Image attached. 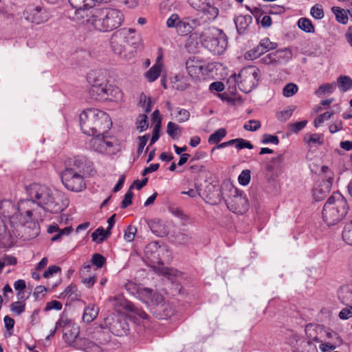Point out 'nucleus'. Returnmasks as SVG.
I'll return each mask as SVG.
<instances>
[{"label": "nucleus", "mask_w": 352, "mask_h": 352, "mask_svg": "<svg viewBox=\"0 0 352 352\" xmlns=\"http://www.w3.org/2000/svg\"><path fill=\"white\" fill-rule=\"evenodd\" d=\"M26 192L29 199L21 200V210L28 219L41 217V211L56 214L64 209L58 195L45 185L32 184L26 187Z\"/></svg>", "instance_id": "nucleus-1"}, {"label": "nucleus", "mask_w": 352, "mask_h": 352, "mask_svg": "<svg viewBox=\"0 0 352 352\" xmlns=\"http://www.w3.org/2000/svg\"><path fill=\"white\" fill-rule=\"evenodd\" d=\"M21 200L15 205L10 200L0 202V214L8 219L11 227L20 228V232L28 234V238H34L38 234V226L28 219L25 211L21 210Z\"/></svg>", "instance_id": "nucleus-2"}, {"label": "nucleus", "mask_w": 352, "mask_h": 352, "mask_svg": "<svg viewBox=\"0 0 352 352\" xmlns=\"http://www.w3.org/2000/svg\"><path fill=\"white\" fill-rule=\"evenodd\" d=\"M123 21V14L117 9L95 8L89 11L84 24L94 30L105 32L119 28Z\"/></svg>", "instance_id": "nucleus-3"}, {"label": "nucleus", "mask_w": 352, "mask_h": 352, "mask_svg": "<svg viewBox=\"0 0 352 352\" xmlns=\"http://www.w3.org/2000/svg\"><path fill=\"white\" fill-rule=\"evenodd\" d=\"M79 119L81 130L89 136L105 133L111 125L109 115L94 108L84 110L80 114Z\"/></svg>", "instance_id": "nucleus-4"}, {"label": "nucleus", "mask_w": 352, "mask_h": 352, "mask_svg": "<svg viewBox=\"0 0 352 352\" xmlns=\"http://www.w3.org/2000/svg\"><path fill=\"white\" fill-rule=\"evenodd\" d=\"M260 80V70L255 66L243 68L236 76L234 74L227 80L228 91L234 95L236 92V85L244 93H249L254 89Z\"/></svg>", "instance_id": "nucleus-5"}, {"label": "nucleus", "mask_w": 352, "mask_h": 352, "mask_svg": "<svg viewBox=\"0 0 352 352\" xmlns=\"http://www.w3.org/2000/svg\"><path fill=\"white\" fill-rule=\"evenodd\" d=\"M151 314L158 320H166L175 314L173 305L164 301V296L155 292L151 294L146 302Z\"/></svg>", "instance_id": "nucleus-6"}, {"label": "nucleus", "mask_w": 352, "mask_h": 352, "mask_svg": "<svg viewBox=\"0 0 352 352\" xmlns=\"http://www.w3.org/2000/svg\"><path fill=\"white\" fill-rule=\"evenodd\" d=\"M217 34L210 29L205 30L199 34V41L202 45L214 54L220 55L228 46V40L222 30H217Z\"/></svg>", "instance_id": "nucleus-7"}, {"label": "nucleus", "mask_w": 352, "mask_h": 352, "mask_svg": "<svg viewBox=\"0 0 352 352\" xmlns=\"http://www.w3.org/2000/svg\"><path fill=\"white\" fill-rule=\"evenodd\" d=\"M64 186L73 192H80L85 189L86 184L83 176L72 168H66L61 174Z\"/></svg>", "instance_id": "nucleus-8"}, {"label": "nucleus", "mask_w": 352, "mask_h": 352, "mask_svg": "<svg viewBox=\"0 0 352 352\" xmlns=\"http://www.w3.org/2000/svg\"><path fill=\"white\" fill-rule=\"evenodd\" d=\"M70 6L75 10L70 19L77 23L83 24L89 16V11L94 8L92 0H68Z\"/></svg>", "instance_id": "nucleus-9"}, {"label": "nucleus", "mask_w": 352, "mask_h": 352, "mask_svg": "<svg viewBox=\"0 0 352 352\" xmlns=\"http://www.w3.org/2000/svg\"><path fill=\"white\" fill-rule=\"evenodd\" d=\"M105 325L113 334L122 336L127 334L129 326L126 319L123 316H112L104 319Z\"/></svg>", "instance_id": "nucleus-10"}, {"label": "nucleus", "mask_w": 352, "mask_h": 352, "mask_svg": "<svg viewBox=\"0 0 352 352\" xmlns=\"http://www.w3.org/2000/svg\"><path fill=\"white\" fill-rule=\"evenodd\" d=\"M234 194L230 197V200L226 201L228 208L234 213L243 214L246 212L249 207V204L246 196L242 191L235 189Z\"/></svg>", "instance_id": "nucleus-11"}, {"label": "nucleus", "mask_w": 352, "mask_h": 352, "mask_svg": "<svg viewBox=\"0 0 352 352\" xmlns=\"http://www.w3.org/2000/svg\"><path fill=\"white\" fill-rule=\"evenodd\" d=\"M129 32L126 29L116 31L111 37V45L113 51L118 55H121L126 50L127 45H135V42L129 40Z\"/></svg>", "instance_id": "nucleus-12"}, {"label": "nucleus", "mask_w": 352, "mask_h": 352, "mask_svg": "<svg viewBox=\"0 0 352 352\" xmlns=\"http://www.w3.org/2000/svg\"><path fill=\"white\" fill-rule=\"evenodd\" d=\"M188 2L192 8L203 14L206 21L215 19L219 14L218 8L212 6L210 0H188Z\"/></svg>", "instance_id": "nucleus-13"}, {"label": "nucleus", "mask_w": 352, "mask_h": 352, "mask_svg": "<svg viewBox=\"0 0 352 352\" xmlns=\"http://www.w3.org/2000/svg\"><path fill=\"white\" fill-rule=\"evenodd\" d=\"M93 99L98 101H118L122 98L123 93L121 89L116 85L109 84L108 82L104 85Z\"/></svg>", "instance_id": "nucleus-14"}, {"label": "nucleus", "mask_w": 352, "mask_h": 352, "mask_svg": "<svg viewBox=\"0 0 352 352\" xmlns=\"http://www.w3.org/2000/svg\"><path fill=\"white\" fill-rule=\"evenodd\" d=\"M88 83L90 85L89 95L93 98L104 85L108 82L106 72L102 70L91 71L87 76Z\"/></svg>", "instance_id": "nucleus-15"}, {"label": "nucleus", "mask_w": 352, "mask_h": 352, "mask_svg": "<svg viewBox=\"0 0 352 352\" xmlns=\"http://www.w3.org/2000/svg\"><path fill=\"white\" fill-rule=\"evenodd\" d=\"M331 201H327L322 212V219L328 226H335L342 221L347 214H342L340 211L333 208Z\"/></svg>", "instance_id": "nucleus-16"}, {"label": "nucleus", "mask_w": 352, "mask_h": 352, "mask_svg": "<svg viewBox=\"0 0 352 352\" xmlns=\"http://www.w3.org/2000/svg\"><path fill=\"white\" fill-rule=\"evenodd\" d=\"M27 21L36 24L46 22L50 16L48 13L42 7L37 6L34 8H29L23 13Z\"/></svg>", "instance_id": "nucleus-17"}, {"label": "nucleus", "mask_w": 352, "mask_h": 352, "mask_svg": "<svg viewBox=\"0 0 352 352\" xmlns=\"http://www.w3.org/2000/svg\"><path fill=\"white\" fill-rule=\"evenodd\" d=\"M305 333L309 341L322 342L325 333L324 327L322 325L309 323L305 327Z\"/></svg>", "instance_id": "nucleus-18"}, {"label": "nucleus", "mask_w": 352, "mask_h": 352, "mask_svg": "<svg viewBox=\"0 0 352 352\" xmlns=\"http://www.w3.org/2000/svg\"><path fill=\"white\" fill-rule=\"evenodd\" d=\"M125 288L133 295H136L137 297L142 300L144 303H146V302L154 292L148 288L141 287L140 285H138L133 282L127 283L125 285Z\"/></svg>", "instance_id": "nucleus-19"}, {"label": "nucleus", "mask_w": 352, "mask_h": 352, "mask_svg": "<svg viewBox=\"0 0 352 352\" xmlns=\"http://www.w3.org/2000/svg\"><path fill=\"white\" fill-rule=\"evenodd\" d=\"M333 185L332 178L328 177L313 189V197L316 201L324 199L330 192Z\"/></svg>", "instance_id": "nucleus-20"}, {"label": "nucleus", "mask_w": 352, "mask_h": 352, "mask_svg": "<svg viewBox=\"0 0 352 352\" xmlns=\"http://www.w3.org/2000/svg\"><path fill=\"white\" fill-rule=\"evenodd\" d=\"M204 68L203 63L195 57L189 58L186 62V69L192 79H198L199 75L203 74Z\"/></svg>", "instance_id": "nucleus-21"}, {"label": "nucleus", "mask_w": 352, "mask_h": 352, "mask_svg": "<svg viewBox=\"0 0 352 352\" xmlns=\"http://www.w3.org/2000/svg\"><path fill=\"white\" fill-rule=\"evenodd\" d=\"M331 201V206L340 211L342 214H347L349 210V205L347 200L339 192H334L327 199Z\"/></svg>", "instance_id": "nucleus-22"}, {"label": "nucleus", "mask_w": 352, "mask_h": 352, "mask_svg": "<svg viewBox=\"0 0 352 352\" xmlns=\"http://www.w3.org/2000/svg\"><path fill=\"white\" fill-rule=\"evenodd\" d=\"M234 21L238 34L244 35L250 31V26L252 23V16L250 14H241L236 16Z\"/></svg>", "instance_id": "nucleus-23"}, {"label": "nucleus", "mask_w": 352, "mask_h": 352, "mask_svg": "<svg viewBox=\"0 0 352 352\" xmlns=\"http://www.w3.org/2000/svg\"><path fill=\"white\" fill-rule=\"evenodd\" d=\"M161 247L157 243H150L148 244L144 249V254L146 258L154 264L162 263L161 258H160V254L161 252Z\"/></svg>", "instance_id": "nucleus-24"}, {"label": "nucleus", "mask_w": 352, "mask_h": 352, "mask_svg": "<svg viewBox=\"0 0 352 352\" xmlns=\"http://www.w3.org/2000/svg\"><path fill=\"white\" fill-rule=\"evenodd\" d=\"M206 198L208 203L212 205H216L221 202L222 199V192L219 186H214L211 184H208L206 187Z\"/></svg>", "instance_id": "nucleus-25"}, {"label": "nucleus", "mask_w": 352, "mask_h": 352, "mask_svg": "<svg viewBox=\"0 0 352 352\" xmlns=\"http://www.w3.org/2000/svg\"><path fill=\"white\" fill-rule=\"evenodd\" d=\"M69 166L79 173H85L92 166V163L83 156H76L69 161Z\"/></svg>", "instance_id": "nucleus-26"}, {"label": "nucleus", "mask_w": 352, "mask_h": 352, "mask_svg": "<svg viewBox=\"0 0 352 352\" xmlns=\"http://www.w3.org/2000/svg\"><path fill=\"white\" fill-rule=\"evenodd\" d=\"M91 333L93 334V338H94L100 345L107 344L111 338L109 329H104L102 326L96 327L94 332L88 331V334Z\"/></svg>", "instance_id": "nucleus-27"}, {"label": "nucleus", "mask_w": 352, "mask_h": 352, "mask_svg": "<svg viewBox=\"0 0 352 352\" xmlns=\"http://www.w3.org/2000/svg\"><path fill=\"white\" fill-rule=\"evenodd\" d=\"M79 348L85 352H102V348L99 344L87 338H80L78 340Z\"/></svg>", "instance_id": "nucleus-28"}, {"label": "nucleus", "mask_w": 352, "mask_h": 352, "mask_svg": "<svg viewBox=\"0 0 352 352\" xmlns=\"http://www.w3.org/2000/svg\"><path fill=\"white\" fill-rule=\"evenodd\" d=\"M99 307L94 304L88 305L84 309L82 320L84 322L90 323L94 321L99 313Z\"/></svg>", "instance_id": "nucleus-29"}, {"label": "nucleus", "mask_w": 352, "mask_h": 352, "mask_svg": "<svg viewBox=\"0 0 352 352\" xmlns=\"http://www.w3.org/2000/svg\"><path fill=\"white\" fill-rule=\"evenodd\" d=\"M79 334V328L74 326H67L63 331V338L66 343L72 345Z\"/></svg>", "instance_id": "nucleus-30"}, {"label": "nucleus", "mask_w": 352, "mask_h": 352, "mask_svg": "<svg viewBox=\"0 0 352 352\" xmlns=\"http://www.w3.org/2000/svg\"><path fill=\"white\" fill-rule=\"evenodd\" d=\"M162 65L156 62L144 74L145 78L150 82L157 80L162 72Z\"/></svg>", "instance_id": "nucleus-31"}, {"label": "nucleus", "mask_w": 352, "mask_h": 352, "mask_svg": "<svg viewBox=\"0 0 352 352\" xmlns=\"http://www.w3.org/2000/svg\"><path fill=\"white\" fill-rule=\"evenodd\" d=\"M304 142L309 146H320L324 143L323 135L319 133H307L304 136Z\"/></svg>", "instance_id": "nucleus-32"}, {"label": "nucleus", "mask_w": 352, "mask_h": 352, "mask_svg": "<svg viewBox=\"0 0 352 352\" xmlns=\"http://www.w3.org/2000/svg\"><path fill=\"white\" fill-rule=\"evenodd\" d=\"M174 237L177 243L184 245H189L192 241L191 233L184 229L175 233Z\"/></svg>", "instance_id": "nucleus-33"}, {"label": "nucleus", "mask_w": 352, "mask_h": 352, "mask_svg": "<svg viewBox=\"0 0 352 352\" xmlns=\"http://www.w3.org/2000/svg\"><path fill=\"white\" fill-rule=\"evenodd\" d=\"M104 135L96 134L90 141V144L92 148L99 153H104Z\"/></svg>", "instance_id": "nucleus-34"}, {"label": "nucleus", "mask_w": 352, "mask_h": 352, "mask_svg": "<svg viewBox=\"0 0 352 352\" xmlns=\"http://www.w3.org/2000/svg\"><path fill=\"white\" fill-rule=\"evenodd\" d=\"M77 292L78 290L76 285L71 284L65 288V289L60 294L58 298H70L72 300H76L78 297Z\"/></svg>", "instance_id": "nucleus-35"}, {"label": "nucleus", "mask_w": 352, "mask_h": 352, "mask_svg": "<svg viewBox=\"0 0 352 352\" xmlns=\"http://www.w3.org/2000/svg\"><path fill=\"white\" fill-rule=\"evenodd\" d=\"M337 85L342 92H346L352 87V80L346 76H340L337 79Z\"/></svg>", "instance_id": "nucleus-36"}, {"label": "nucleus", "mask_w": 352, "mask_h": 352, "mask_svg": "<svg viewBox=\"0 0 352 352\" xmlns=\"http://www.w3.org/2000/svg\"><path fill=\"white\" fill-rule=\"evenodd\" d=\"M298 28L307 33H314L315 28L311 21L307 18H300L298 21Z\"/></svg>", "instance_id": "nucleus-37"}, {"label": "nucleus", "mask_w": 352, "mask_h": 352, "mask_svg": "<svg viewBox=\"0 0 352 352\" xmlns=\"http://www.w3.org/2000/svg\"><path fill=\"white\" fill-rule=\"evenodd\" d=\"M167 133L173 139H177L182 135V128L177 124L169 122L167 124Z\"/></svg>", "instance_id": "nucleus-38"}, {"label": "nucleus", "mask_w": 352, "mask_h": 352, "mask_svg": "<svg viewBox=\"0 0 352 352\" xmlns=\"http://www.w3.org/2000/svg\"><path fill=\"white\" fill-rule=\"evenodd\" d=\"M332 12L336 16V21L340 23L346 24L348 22V16L346 11L340 7L333 6L331 8Z\"/></svg>", "instance_id": "nucleus-39"}, {"label": "nucleus", "mask_w": 352, "mask_h": 352, "mask_svg": "<svg viewBox=\"0 0 352 352\" xmlns=\"http://www.w3.org/2000/svg\"><path fill=\"white\" fill-rule=\"evenodd\" d=\"M227 134L226 130L223 128L219 129L214 133H212L208 138V143L218 144Z\"/></svg>", "instance_id": "nucleus-40"}, {"label": "nucleus", "mask_w": 352, "mask_h": 352, "mask_svg": "<svg viewBox=\"0 0 352 352\" xmlns=\"http://www.w3.org/2000/svg\"><path fill=\"white\" fill-rule=\"evenodd\" d=\"M110 233L111 232H107V230H104L102 227H100L91 234V238L94 241L97 243H100L104 240L107 235L110 234Z\"/></svg>", "instance_id": "nucleus-41"}, {"label": "nucleus", "mask_w": 352, "mask_h": 352, "mask_svg": "<svg viewBox=\"0 0 352 352\" xmlns=\"http://www.w3.org/2000/svg\"><path fill=\"white\" fill-rule=\"evenodd\" d=\"M342 237L348 245H352V221L347 223L343 229Z\"/></svg>", "instance_id": "nucleus-42"}, {"label": "nucleus", "mask_w": 352, "mask_h": 352, "mask_svg": "<svg viewBox=\"0 0 352 352\" xmlns=\"http://www.w3.org/2000/svg\"><path fill=\"white\" fill-rule=\"evenodd\" d=\"M336 83H325L320 85L316 91L315 94L317 96H321L327 93L331 94L336 89Z\"/></svg>", "instance_id": "nucleus-43"}, {"label": "nucleus", "mask_w": 352, "mask_h": 352, "mask_svg": "<svg viewBox=\"0 0 352 352\" xmlns=\"http://www.w3.org/2000/svg\"><path fill=\"white\" fill-rule=\"evenodd\" d=\"M166 25L168 28L177 27L179 29L182 27L186 28V23L179 21L177 14H172L166 21Z\"/></svg>", "instance_id": "nucleus-44"}, {"label": "nucleus", "mask_w": 352, "mask_h": 352, "mask_svg": "<svg viewBox=\"0 0 352 352\" xmlns=\"http://www.w3.org/2000/svg\"><path fill=\"white\" fill-rule=\"evenodd\" d=\"M310 14L313 18L317 20L322 19L324 15L322 6L320 4L314 5L310 10Z\"/></svg>", "instance_id": "nucleus-45"}, {"label": "nucleus", "mask_w": 352, "mask_h": 352, "mask_svg": "<svg viewBox=\"0 0 352 352\" xmlns=\"http://www.w3.org/2000/svg\"><path fill=\"white\" fill-rule=\"evenodd\" d=\"M25 303L22 301H16L10 305V310L17 316L25 311Z\"/></svg>", "instance_id": "nucleus-46"}, {"label": "nucleus", "mask_w": 352, "mask_h": 352, "mask_svg": "<svg viewBox=\"0 0 352 352\" xmlns=\"http://www.w3.org/2000/svg\"><path fill=\"white\" fill-rule=\"evenodd\" d=\"M234 144H235V147L238 150H241L243 148L252 149L254 147L250 141L244 140L243 138L234 139Z\"/></svg>", "instance_id": "nucleus-47"}, {"label": "nucleus", "mask_w": 352, "mask_h": 352, "mask_svg": "<svg viewBox=\"0 0 352 352\" xmlns=\"http://www.w3.org/2000/svg\"><path fill=\"white\" fill-rule=\"evenodd\" d=\"M126 309L128 311H133V312L135 313L138 316H139L142 319H144V320L149 319V316L144 310L139 309L135 307V306L132 303L128 302L126 305Z\"/></svg>", "instance_id": "nucleus-48"}, {"label": "nucleus", "mask_w": 352, "mask_h": 352, "mask_svg": "<svg viewBox=\"0 0 352 352\" xmlns=\"http://www.w3.org/2000/svg\"><path fill=\"white\" fill-rule=\"evenodd\" d=\"M298 86L294 83L287 84L283 90V94L285 97H291L298 91Z\"/></svg>", "instance_id": "nucleus-49"}, {"label": "nucleus", "mask_w": 352, "mask_h": 352, "mask_svg": "<svg viewBox=\"0 0 352 352\" xmlns=\"http://www.w3.org/2000/svg\"><path fill=\"white\" fill-rule=\"evenodd\" d=\"M327 338L328 340H332L331 342L336 343L340 344L342 343V339L338 335V333L331 330H325V333H324V338Z\"/></svg>", "instance_id": "nucleus-50"}, {"label": "nucleus", "mask_w": 352, "mask_h": 352, "mask_svg": "<svg viewBox=\"0 0 352 352\" xmlns=\"http://www.w3.org/2000/svg\"><path fill=\"white\" fill-rule=\"evenodd\" d=\"M133 185H131L126 193L125 194L122 201L121 202V208H126L132 204L133 192H132Z\"/></svg>", "instance_id": "nucleus-51"}, {"label": "nucleus", "mask_w": 352, "mask_h": 352, "mask_svg": "<svg viewBox=\"0 0 352 352\" xmlns=\"http://www.w3.org/2000/svg\"><path fill=\"white\" fill-rule=\"evenodd\" d=\"M334 114L333 111L329 112L327 111L324 113L320 114L318 116L314 122V124L315 127H318L321 124H322L325 120H328L331 118V117Z\"/></svg>", "instance_id": "nucleus-52"}, {"label": "nucleus", "mask_w": 352, "mask_h": 352, "mask_svg": "<svg viewBox=\"0 0 352 352\" xmlns=\"http://www.w3.org/2000/svg\"><path fill=\"white\" fill-rule=\"evenodd\" d=\"M136 232V227L129 226L124 231V239L128 242H132L134 240Z\"/></svg>", "instance_id": "nucleus-53"}, {"label": "nucleus", "mask_w": 352, "mask_h": 352, "mask_svg": "<svg viewBox=\"0 0 352 352\" xmlns=\"http://www.w3.org/2000/svg\"><path fill=\"white\" fill-rule=\"evenodd\" d=\"M93 265H96L98 268H101L106 263V258L99 253H95L91 258Z\"/></svg>", "instance_id": "nucleus-54"}, {"label": "nucleus", "mask_w": 352, "mask_h": 352, "mask_svg": "<svg viewBox=\"0 0 352 352\" xmlns=\"http://www.w3.org/2000/svg\"><path fill=\"white\" fill-rule=\"evenodd\" d=\"M265 52H266L265 50H264L263 47H260V43H259L256 47H255L252 50H250L247 54H248V56L251 59H256Z\"/></svg>", "instance_id": "nucleus-55"}, {"label": "nucleus", "mask_w": 352, "mask_h": 352, "mask_svg": "<svg viewBox=\"0 0 352 352\" xmlns=\"http://www.w3.org/2000/svg\"><path fill=\"white\" fill-rule=\"evenodd\" d=\"M261 126V124L259 120H250L248 122L243 126V128L246 131H256L258 130Z\"/></svg>", "instance_id": "nucleus-56"}, {"label": "nucleus", "mask_w": 352, "mask_h": 352, "mask_svg": "<svg viewBox=\"0 0 352 352\" xmlns=\"http://www.w3.org/2000/svg\"><path fill=\"white\" fill-rule=\"evenodd\" d=\"M250 170H243L239 176V183L243 186H246L250 183Z\"/></svg>", "instance_id": "nucleus-57"}, {"label": "nucleus", "mask_w": 352, "mask_h": 352, "mask_svg": "<svg viewBox=\"0 0 352 352\" xmlns=\"http://www.w3.org/2000/svg\"><path fill=\"white\" fill-rule=\"evenodd\" d=\"M294 109H288L276 113V118L280 122H285L292 116Z\"/></svg>", "instance_id": "nucleus-58"}, {"label": "nucleus", "mask_w": 352, "mask_h": 352, "mask_svg": "<svg viewBox=\"0 0 352 352\" xmlns=\"http://www.w3.org/2000/svg\"><path fill=\"white\" fill-rule=\"evenodd\" d=\"M307 120H302L294 123H290L289 124V130L295 133H298L300 131H301L307 124Z\"/></svg>", "instance_id": "nucleus-59"}, {"label": "nucleus", "mask_w": 352, "mask_h": 352, "mask_svg": "<svg viewBox=\"0 0 352 352\" xmlns=\"http://www.w3.org/2000/svg\"><path fill=\"white\" fill-rule=\"evenodd\" d=\"M139 118L140 119L138 120V122L137 128L140 131H144L146 130L148 127V120H147L148 118L146 115L141 114V115H140Z\"/></svg>", "instance_id": "nucleus-60"}, {"label": "nucleus", "mask_w": 352, "mask_h": 352, "mask_svg": "<svg viewBox=\"0 0 352 352\" xmlns=\"http://www.w3.org/2000/svg\"><path fill=\"white\" fill-rule=\"evenodd\" d=\"M148 226L150 228L151 232L157 236H162V234H164V232H162V231L160 229V225L159 222L151 220L148 221Z\"/></svg>", "instance_id": "nucleus-61"}, {"label": "nucleus", "mask_w": 352, "mask_h": 352, "mask_svg": "<svg viewBox=\"0 0 352 352\" xmlns=\"http://www.w3.org/2000/svg\"><path fill=\"white\" fill-rule=\"evenodd\" d=\"M149 138H150L149 134H146L143 136L138 137V140L140 141L139 146H138V151H137L138 155H140L142 153L144 148L145 145L146 144Z\"/></svg>", "instance_id": "nucleus-62"}, {"label": "nucleus", "mask_w": 352, "mask_h": 352, "mask_svg": "<svg viewBox=\"0 0 352 352\" xmlns=\"http://www.w3.org/2000/svg\"><path fill=\"white\" fill-rule=\"evenodd\" d=\"M260 47H262L266 52L274 50L276 47V43L270 41L269 38H264L260 41Z\"/></svg>", "instance_id": "nucleus-63"}, {"label": "nucleus", "mask_w": 352, "mask_h": 352, "mask_svg": "<svg viewBox=\"0 0 352 352\" xmlns=\"http://www.w3.org/2000/svg\"><path fill=\"white\" fill-rule=\"evenodd\" d=\"M263 144H268L272 143L276 145L279 144V139L276 135H270V134H264L263 136V140L261 141Z\"/></svg>", "instance_id": "nucleus-64"}]
</instances>
